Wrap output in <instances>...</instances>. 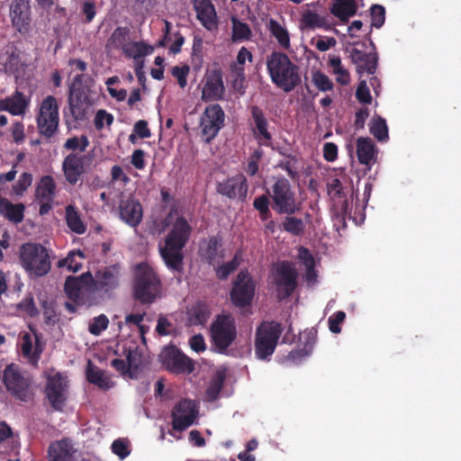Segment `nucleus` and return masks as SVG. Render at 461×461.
<instances>
[{
	"label": "nucleus",
	"instance_id": "f257e3e1",
	"mask_svg": "<svg viewBox=\"0 0 461 461\" xmlns=\"http://www.w3.org/2000/svg\"><path fill=\"white\" fill-rule=\"evenodd\" d=\"M266 65L272 83L284 92L289 93L301 84L299 67L285 53L273 51Z\"/></svg>",
	"mask_w": 461,
	"mask_h": 461
},
{
	"label": "nucleus",
	"instance_id": "f03ea898",
	"mask_svg": "<svg viewBox=\"0 0 461 461\" xmlns=\"http://www.w3.org/2000/svg\"><path fill=\"white\" fill-rule=\"evenodd\" d=\"M161 288V281L154 268L147 262L134 267L133 297L142 304L152 303Z\"/></svg>",
	"mask_w": 461,
	"mask_h": 461
},
{
	"label": "nucleus",
	"instance_id": "7ed1b4c3",
	"mask_svg": "<svg viewBox=\"0 0 461 461\" xmlns=\"http://www.w3.org/2000/svg\"><path fill=\"white\" fill-rule=\"evenodd\" d=\"M267 194L272 200L273 210L278 214L293 215L302 208V203L297 200L295 191L285 176L275 178Z\"/></svg>",
	"mask_w": 461,
	"mask_h": 461
},
{
	"label": "nucleus",
	"instance_id": "20e7f679",
	"mask_svg": "<svg viewBox=\"0 0 461 461\" xmlns=\"http://www.w3.org/2000/svg\"><path fill=\"white\" fill-rule=\"evenodd\" d=\"M20 261L31 276H43L50 270L47 249L40 244H23L20 249Z\"/></svg>",
	"mask_w": 461,
	"mask_h": 461
},
{
	"label": "nucleus",
	"instance_id": "39448f33",
	"mask_svg": "<svg viewBox=\"0 0 461 461\" xmlns=\"http://www.w3.org/2000/svg\"><path fill=\"white\" fill-rule=\"evenodd\" d=\"M211 337L218 352L224 353L237 338L234 317L230 313L216 316L211 325Z\"/></svg>",
	"mask_w": 461,
	"mask_h": 461
},
{
	"label": "nucleus",
	"instance_id": "423d86ee",
	"mask_svg": "<svg viewBox=\"0 0 461 461\" xmlns=\"http://www.w3.org/2000/svg\"><path fill=\"white\" fill-rule=\"evenodd\" d=\"M3 381L7 391L16 399L23 402H28L31 399L32 379L23 373L17 365L10 364L5 367Z\"/></svg>",
	"mask_w": 461,
	"mask_h": 461
},
{
	"label": "nucleus",
	"instance_id": "0eeeda50",
	"mask_svg": "<svg viewBox=\"0 0 461 461\" xmlns=\"http://www.w3.org/2000/svg\"><path fill=\"white\" fill-rule=\"evenodd\" d=\"M282 331V325L276 321L263 322L257 329L255 351L259 359H266L274 353Z\"/></svg>",
	"mask_w": 461,
	"mask_h": 461
},
{
	"label": "nucleus",
	"instance_id": "6e6552de",
	"mask_svg": "<svg viewBox=\"0 0 461 461\" xmlns=\"http://www.w3.org/2000/svg\"><path fill=\"white\" fill-rule=\"evenodd\" d=\"M59 106L53 95L45 97L40 106L37 125L40 134L51 138L59 128Z\"/></svg>",
	"mask_w": 461,
	"mask_h": 461
},
{
	"label": "nucleus",
	"instance_id": "1a4fd4ad",
	"mask_svg": "<svg viewBox=\"0 0 461 461\" xmlns=\"http://www.w3.org/2000/svg\"><path fill=\"white\" fill-rule=\"evenodd\" d=\"M121 267L118 265H112L99 269L95 276L92 275L93 293L100 295L110 296L121 284Z\"/></svg>",
	"mask_w": 461,
	"mask_h": 461
},
{
	"label": "nucleus",
	"instance_id": "9d476101",
	"mask_svg": "<svg viewBox=\"0 0 461 461\" xmlns=\"http://www.w3.org/2000/svg\"><path fill=\"white\" fill-rule=\"evenodd\" d=\"M256 285L247 271H240L230 293L231 303L238 308L250 306L255 296Z\"/></svg>",
	"mask_w": 461,
	"mask_h": 461
},
{
	"label": "nucleus",
	"instance_id": "9b49d317",
	"mask_svg": "<svg viewBox=\"0 0 461 461\" xmlns=\"http://www.w3.org/2000/svg\"><path fill=\"white\" fill-rule=\"evenodd\" d=\"M298 272L289 261H282L276 269L275 285L279 300L289 298L298 285Z\"/></svg>",
	"mask_w": 461,
	"mask_h": 461
},
{
	"label": "nucleus",
	"instance_id": "f8f14e48",
	"mask_svg": "<svg viewBox=\"0 0 461 461\" xmlns=\"http://www.w3.org/2000/svg\"><path fill=\"white\" fill-rule=\"evenodd\" d=\"M159 359L166 369L175 375L191 374L194 369V361L175 345L165 347Z\"/></svg>",
	"mask_w": 461,
	"mask_h": 461
},
{
	"label": "nucleus",
	"instance_id": "ddd939ff",
	"mask_svg": "<svg viewBox=\"0 0 461 461\" xmlns=\"http://www.w3.org/2000/svg\"><path fill=\"white\" fill-rule=\"evenodd\" d=\"M68 381L67 376L57 372L47 376L45 394L51 406L57 411H62L68 400Z\"/></svg>",
	"mask_w": 461,
	"mask_h": 461
},
{
	"label": "nucleus",
	"instance_id": "4468645a",
	"mask_svg": "<svg viewBox=\"0 0 461 461\" xmlns=\"http://www.w3.org/2000/svg\"><path fill=\"white\" fill-rule=\"evenodd\" d=\"M225 113L218 104L207 106L200 118L202 136L210 143L224 126Z\"/></svg>",
	"mask_w": 461,
	"mask_h": 461
},
{
	"label": "nucleus",
	"instance_id": "2eb2a0df",
	"mask_svg": "<svg viewBox=\"0 0 461 461\" xmlns=\"http://www.w3.org/2000/svg\"><path fill=\"white\" fill-rule=\"evenodd\" d=\"M198 406L194 401L183 399L172 409V428L176 431H184L192 426L198 417Z\"/></svg>",
	"mask_w": 461,
	"mask_h": 461
},
{
	"label": "nucleus",
	"instance_id": "dca6fc26",
	"mask_svg": "<svg viewBox=\"0 0 461 461\" xmlns=\"http://www.w3.org/2000/svg\"><path fill=\"white\" fill-rule=\"evenodd\" d=\"M92 274L86 272L79 276H68L64 285V291L71 301L77 304H84L85 296L93 294Z\"/></svg>",
	"mask_w": 461,
	"mask_h": 461
},
{
	"label": "nucleus",
	"instance_id": "f3484780",
	"mask_svg": "<svg viewBox=\"0 0 461 461\" xmlns=\"http://www.w3.org/2000/svg\"><path fill=\"white\" fill-rule=\"evenodd\" d=\"M56 189L55 180L50 175L43 176L38 182L35 197L40 204V215H46L51 211L56 196Z\"/></svg>",
	"mask_w": 461,
	"mask_h": 461
},
{
	"label": "nucleus",
	"instance_id": "a211bd4d",
	"mask_svg": "<svg viewBox=\"0 0 461 461\" xmlns=\"http://www.w3.org/2000/svg\"><path fill=\"white\" fill-rule=\"evenodd\" d=\"M248 182L244 175H237L217 184V192L229 199L244 201L248 194Z\"/></svg>",
	"mask_w": 461,
	"mask_h": 461
},
{
	"label": "nucleus",
	"instance_id": "6ab92c4d",
	"mask_svg": "<svg viewBox=\"0 0 461 461\" xmlns=\"http://www.w3.org/2000/svg\"><path fill=\"white\" fill-rule=\"evenodd\" d=\"M120 219L131 227H137L143 217V209L138 199L132 195L123 198L119 203Z\"/></svg>",
	"mask_w": 461,
	"mask_h": 461
},
{
	"label": "nucleus",
	"instance_id": "aec40b11",
	"mask_svg": "<svg viewBox=\"0 0 461 461\" xmlns=\"http://www.w3.org/2000/svg\"><path fill=\"white\" fill-rule=\"evenodd\" d=\"M87 156L74 152L65 157L62 162V171L68 184L75 185L86 173L85 160Z\"/></svg>",
	"mask_w": 461,
	"mask_h": 461
},
{
	"label": "nucleus",
	"instance_id": "412c9836",
	"mask_svg": "<svg viewBox=\"0 0 461 461\" xmlns=\"http://www.w3.org/2000/svg\"><path fill=\"white\" fill-rule=\"evenodd\" d=\"M32 334L25 332L21 337V352L24 358L33 366H37L43 351L41 344V334L36 330H32Z\"/></svg>",
	"mask_w": 461,
	"mask_h": 461
},
{
	"label": "nucleus",
	"instance_id": "4be33fe9",
	"mask_svg": "<svg viewBox=\"0 0 461 461\" xmlns=\"http://www.w3.org/2000/svg\"><path fill=\"white\" fill-rule=\"evenodd\" d=\"M196 18L208 31L218 28L219 21L214 5L211 0H193Z\"/></svg>",
	"mask_w": 461,
	"mask_h": 461
},
{
	"label": "nucleus",
	"instance_id": "5701e85b",
	"mask_svg": "<svg viewBox=\"0 0 461 461\" xmlns=\"http://www.w3.org/2000/svg\"><path fill=\"white\" fill-rule=\"evenodd\" d=\"M10 16L13 26L18 32H26L31 23L30 0H12Z\"/></svg>",
	"mask_w": 461,
	"mask_h": 461
},
{
	"label": "nucleus",
	"instance_id": "b1692460",
	"mask_svg": "<svg viewBox=\"0 0 461 461\" xmlns=\"http://www.w3.org/2000/svg\"><path fill=\"white\" fill-rule=\"evenodd\" d=\"M250 113L254 123L253 136L260 144L267 146L272 140V134L268 131L269 123L263 110L258 105H252Z\"/></svg>",
	"mask_w": 461,
	"mask_h": 461
},
{
	"label": "nucleus",
	"instance_id": "393cba45",
	"mask_svg": "<svg viewBox=\"0 0 461 461\" xmlns=\"http://www.w3.org/2000/svg\"><path fill=\"white\" fill-rule=\"evenodd\" d=\"M327 192L332 201L333 213H344L350 216L348 200L346 198L342 183L339 178H333L327 183Z\"/></svg>",
	"mask_w": 461,
	"mask_h": 461
},
{
	"label": "nucleus",
	"instance_id": "a878e982",
	"mask_svg": "<svg viewBox=\"0 0 461 461\" xmlns=\"http://www.w3.org/2000/svg\"><path fill=\"white\" fill-rule=\"evenodd\" d=\"M184 246L172 244L165 241L163 248H160V255L167 267L172 271L182 273L184 271Z\"/></svg>",
	"mask_w": 461,
	"mask_h": 461
},
{
	"label": "nucleus",
	"instance_id": "bb28decb",
	"mask_svg": "<svg viewBox=\"0 0 461 461\" xmlns=\"http://www.w3.org/2000/svg\"><path fill=\"white\" fill-rule=\"evenodd\" d=\"M222 239L220 236H211L201 241L199 247V255L210 265H214L219 259L223 258V251L221 249Z\"/></svg>",
	"mask_w": 461,
	"mask_h": 461
},
{
	"label": "nucleus",
	"instance_id": "cd10ccee",
	"mask_svg": "<svg viewBox=\"0 0 461 461\" xmlns=\"http://www.w3.org/2000/svg\"><path fill=\"white\" fill-rule=\"evenodd\" d=\"M192 231V227L185 218L178 217L167 235L165 241L176 245L185 246Z\"/></svg>",
	"mask_w": 461,
	"mask_h": 461
},
{
	"label": "nucleus",
	"instance_id": "c85d7f7f",
	"mask_svg": "<svg viewBox=\"0 0 461 461\" xmlns=\"http://www.w3.org/2000/svg\"><path fill=\"white\" fill-rule=\"evenodd\" d=\"M224 95V86L221 73L213 72L207 77L202 91V100L204 102L220 100Z\"/></svg>",
	"mask_w": 461,
	"mask_h": 461
},
{
	"label": "nucleus",
	"instance_id": "c756f323",
	"mask_svg": "<svg viewBox=\"0 0 461 461\" xmlns=\"http://www.w3.org/2000/svg\"><path fill=\"white\" fill-rule=\"evenodd\" d=\"M351 59L357 65V70L359 74L366 72L373 75L375 73L377 66L376 53H367L354 48L351 51Z\"/></svg>",
	"mask_w": 461,
	"mask_h": 461
},
{
	"label": "nucleus",
	"instance_id": "7c9ffc66",
	"mask_svg": "<svg viewBox=\"0 0 461 461\" xmlns=\"http://www.w3.org/2000/svg\"><path fill=\"white\" fill-rule=\"evenodd\" d=\"M69 113L74 122L85 121L89 109L88 97L85 93L68 94Z\"/></svg>",
	"mask_w": 461,
	"mask_h": 461
},
{
	"label": "nucleus",
	"instance_id": "2f4dec72",
	"mask_svg": "<svg viewBox=\"0 0 461 461\" xmlns=\"http://www.w3.org/2000/svg\"><path fill=\"white\" fill-rule=\"evenodd\" d=\"M29 101L25 95L20 92L15 93L5 99L0 100V111H6L13 115H22L25 113Z\"/></svg>",
	"mask_w": 461,
	"mask_h": 461
},
{
	"label": "nucleus",
	"instance_id": "473e14b6",
	"mask_svg": "<svg viewBox=\"0 0 461 461\" xmlns=\"http://www.w3.org/2000/svg\"><path fill=\"white\" fill-rule=\"evenodd\" d=\"M25 206L23 203H13L5 197H0V214L14 224L23 221Z\"/></svg>",
	"mask_w": 461,
	"mask_h": 461
},
{
	"label": "nucleus",
	"instance_id": "72a5a7b5",
	"mask_svg": "<svg viewBox=\"0 0 461 461\" xmlns=\"http://www.w3.org/2000/svg\"><path fill=\"white\" fill-rule=\"evenodd\" d=\"M48 452L49 461H73V447L66 439L50 444Z\"/></svg>",
	"mask_w": 461,
	"mask_h": 461
},
{
	"label": "nucleus",
	"instance_id": "f704fd0d",
	"mask_svg": "<svg viewBox=\"0 0 461 461\" xmlns=\"http://www.w3.org/2000/svg\"><path fill=\"white\" fill-rule=\"evenodd\" d=\"M357 11V5L355 0H335L330 7V13L342 23H348Z\"/></svg>",
	"mask_w": 461,
	"mask_h": 461
},
{
	"label": "nucleus",
	"instance_id": "c9c22d12",
	"mask_svg": "<svg viewBox=\"0 0 461 461\" xmlns=\"http://www.w3.org/2000/svg\"><path fill=\"white\" fill-rule=\"evenodd\" d=\"M357 155L360 164L370 166L375 162V144L370 138L357 140Z\"/></svg>",
	"mask_w": 461,
	"mask_h": 461
},
{
	"label": "nucleus",
	"instance_id": "e433bc0d",
	"mask_svg": "<svg viewBox=\"0 0 461 461\" xmlns=\"http://www.w3.org/2000/svg\"><path fill=\"white\" fill-rule=\"evenodd\" d=\"M211 316V309L207 303L203 302L196 303L188 311V321L191 325H204Z\"/></svg>",
	"mask_w": 461,
	"mask_h": 461
},
{
	"label": "nucleus",
	"instance_id": "4c0bfd02",
	"mask_svg": "<svg viewBox=\"0 0 461 461\" xmlns=\"http://www.w3.org/2000/svg\"><path fill=\"white\" fill-rule=\"evenodd\" d=\"M66 222L68 227L77 234H83L86 230V226L83 222L79 212L74 205H68L65 209Z\"/></svg>",
	"mask_w": 461,
	"mask_h": 461
},
{
	"label": "nucleus",
	"instance_id": "58836bf2",
	"mask_svg": "<svg viewBox=\"0 0 461 461\" xmlns=\"http://www.w3.org/2000/svg\"><path fill=\"white\" fill-rule=\"evenodd\" d=\"M301 23L304 28L311 30L327 28L329 26L326 16H321L311 10H305L302 14Z\"/></svg>",
	"mask_w": 461,
	"mask_h": 461
},
{
	"label": "nucleus",
	"instance_id": "ea45409f",
	"mask_svg": "<svg viewBox=\"0 0 461 461\" xmlns=\"http://www.w3.org/2000/svg\"><path fill=\"white\" fill-rule=\"evenodd\" d=\"M317 331L314 330H311L309 331H304L301 337L300 341L303 342L304 340V347L303 349H298L294 351H291L288 355V358L292 360H295L298 357H302L305 355H308L315 343Z\"/></svg>",
	"mask_w": 461,
	"mask_h": 461
},
{
	"label": "nucleus",
	"instance_id": "a19ab883",
	"mask_svg": "<svg viewBox=\"0 0 461 461\" xmlns=\"http://www.w3.org/2000/svg\"><path fill=\"white\" fill-rule=\"evenodd\" d=\"M369 131L378 141L384 142L389 139L386 121L380 116H375L371 120Z\"/></svg>",
	"mask_w": 461,
	"mask_h": 461
},
{
	"label": "nucleus",
	"instance_id": "79ce46f5",
	"mask_svg": "<svg viewBox=\"0 0 461 461\" xmlns=\"http://www.w3.org/2000/svg\"><path fill=\"white\" fill-rule=\"evenodd\" d=\"M271 34L276 39L281 48L290 49V36L288 31L283 27L277 21L271 19L269 23Z\"/></svg>",
	"mask_w": 461,
	"mask_h": 461
},
{
	"label": "nucleus",
	"instance_id": "37998d69",
	"mask_svg": "<svg viewBox=\"0 0 461 461\" xmlns=\"http://www.w3.org/2000/svg\"><path fill=\"white\" fill-rule=\"evenodd\" d=\"M130 29L128 27H117L108 39V44L114 49H122L124 53H128L126 42L129 39Z\"/></svg>",
	"mask_w": 461,
	"mask_h": 461
},
{
	"label": "nucleus",
	"instance_id": "c03bdc74",
	"mask_svg": "<svg viewBox=\"0 0 461 461\" xmlns=\"http://www.w3.org/2000/svg\"><path fill=\"white\" fill-rule=\"evenodd\" d=\"M225 378L226 375L224 371H217L212 377L206 389V396L210 401H215L218 398L222 389Z\"/></svg>",
	"mask_w": 461,
	"mask_h": 461
},
{
	"label": "nucleus",
	"instance_id": "a18cd8bd",
	"mask_svg": "<svg viewBox=\"0 0 461 461\" xmlns=\"http://www.w3.org/2000/svg\"><path fill=\"white\" fill-rule=\"evenodd\" d=\"M282 228L294 236H301L305 230V224L302 219L287 215L282 222Z\"/></svg>",
	"mask_w": 461,
	"mask_h": 461
},
{
	"label": "nucleus",
	"instance_id": "49530a36",
	"mask_svg": "<svg viewBox=\"0 0 461 461\" xmlns=\"http://www.w3.org/2000/svg\"><path fill=\"white\" fill-rule=\"evenodd\" d=\"M86 378L89 383L97 385L103 390H107L112 386L110 380L104 376V374L100 369L91 366V362H89V366L86 370Z\"/></svg>",
	"mask_w": 461,
	"mask_h": 461
},
{
	"label": "nucleus",
	"instance_id": "de8ad7c7",
	"mask_svg": "<svg viewBox=\"0 0 461 461\" xmlns=\"http://www.w3.org/2000/svg\"><path fill=\"white\" fill-rule=\"evenodd\" d=\"M77 258H79L81 260L84 259L85 257L81 250L69 252L67 258L59 261V267H67L68 270L77 272L82 267V262L77 261Z\"/></svg>",
	"mask_w": 461,
	"mask_h": 461
},
{
	"label": "nucleus",
	"instance_id": "09e8293b",
	"mask_svg": "<svg viewBox=\"0 0 461 461\" xmlns=\"http://www.w3.org/2000/svg\"><path fill=\"white\" fill-rule=\"evenodd\" d=\"M348 211H350V216L344 213H335L334 215L338 218H341L343 221L352 220L357 225L364 222L366 218L365 206L356 203L355 208H353L352 204L348 203Z\"/></svg>",
	"mask_w": 461,
	"mask_h": 461
},
{
	"label": "nucleus",
	"instance_id": "8fccbe9b",
	"mask_svg": "<svg viewBox=\"0 0 461 461\" xmlns=\"http://www.w3.org/2000/svg\"><path fill=\"white\" fill-rule=\"evenodd\" d=\"M232 40L234 41H240L250 38L251 30L247 23H242L236 18L232 19Z\"/></svg>",
	"mask_w": 461,
	"mask_h": 461
},
{
	"label": "nucleus",
	"instance_id": "3c124183",
	"mask_svg": "<svg viewBox=\"0 0 461 461\" xmlns=\"http://www.w3.org/2000/svg\"><path fill=\"white\" fill-rule=\"evenodd\" d=\"M239 265L240 263L238 261V257L237 255H235L233 259L221 265L216 268L217 277L220 280H226L229 277V276L238 268Z\"/></svg>",
	"mask_w": 461,
	"mask_h": 461
},
{
	"label": "nucleus",
	"instance_id": "603ef678",
	"mask_svg": "<svg viewBox=\"0 0 461 461\" xmlns=\"http://www.w3.org/2000/svg\"><path fill=\"white\" fill-rule=\"evenodd\" d=\"M312 83L322 92L330 91L334 86L329 77L321 71H316L312 74Z\"/></svg>",
	"mask_w": 461,
	"mask_h": 461
},
{
	"label": "nucleus",
	"instance_id": "864d4df0",
	"mask_svg": "<svg viewBox=\"0 0 461 461\" xmlns=\"http://www.w3.org/2000/svg\"><path fill=\"white\" fill-rule=\"evenodd\" d=\"M33 180L32 174L24 172L17 182L13 185V191L16 195H23V193L32 185Z\"/></svg>",
	"mask_w": 461,
	"mask_h": 461
},
{
	"label": "nucleus",
	"instance_id": "5fc2aeb1",
	"mask_svg": "<svg viewBox=\"0 0 461 461\" xmlns=\"http://www.w3.org/2000/svg\"><path fill=\"white\" fill-rule=\"evenodd\" d=\"M89 145V140L87 136L81 135L80 138L72 137L66 140L64 143V148L68 150H77L84 152Z\"/></svg>",
	"mask_w": 461,
	"mask_h": 461
},
{
	"label": "nucleus",
	"instance_id": "6e6d98bb",
	"mask_svg": "<svg viewBox=\"0 0 461 461\" xmlns=\"http://www.w3.org/2000/svg\"><path fill=\"white\" fill-rule=\"evenodd\" d=\"M109 320L106 315L100 314L94 318L93 321L89 324L88 330L91 334L98 336L102 331L105 330L108 327Z\"/></svg>",
	"mask_w": 461,
	"mask_h": 461
},
{
	"label": "nucleus",
	"instance_id": "4d7b16f0",
	"mask_svg": "<svg viewBox=\"0 0 461 461\" xmlns=\"http://www.w3.org/2000/svg\"><path fill=\"white\" fill-rule=\"evenodd\" d=\"M126 360L131 374H133V377H135L136 373H138L139 368L142 364V355L137 349H130L127 352Z\"/></svg>",
	"mask_w": 461,
	"mask_h": 461
},
{
	"label": "nucleus",
	"instance_id": "13d9d810",
	"mask_svg": "<svg viewBox=\"0 0 461 461\" xmlns=\"http://www.w3.org/2000/svg\"><path fill=\"white\" fill-rule=\"evenodd\" d=\"M230 77L232 78V88L240 95H243L245 92V69L236 68L235 70H230Z\"/></svg>",
	"mask_w": 461,
	"mask_h": 461
},
{
	"label": "nucleus",
	"instance_id": "bf43d9fd",
	"mask_svg": "<svg viewBox=\"0 0 461 461\" xmlns=\"http://www.w3.org/2000/svg\"><path fill=\"white\" fill-rule=\"evenodd\" d=\"M18 309L30 317H35L39 314V311L34 303L32 294L26 295L19 303Z\"/></svg>",
	"mask_w": 461,
	"mask_h": 461
},
{
	"label": "nucleus",
	"instance_id": "052dcab7",
	"mask_svg": "<svg viewBox=\"0 0 461 461\" xmlns=\"http://www.w3.org/2000/svg\"><path fill=\"white\" fill-rule=\"evenodd\" d=\"M253 56L251 52L246 48L241 47L238 52L236 61L230 65V70H235L236 68L245 69L244 65L246 60L252 62Z\"/></svg>",
	"mask_w": 461,
	"mask_h": 461
},
{
	"label": "nucleus",
	"instance_id": "680f3d73",
	"mask_svg": "<svg viewBox=\"0 0 461 461\" xmlns=\"http://www.w3.org/2000/svg\"><path fill=\"white\" fill-rule=\"evenodd\" d=\"M131 49L132 52L128 50V55L133 57L135 59L140 57L149 55L153 52L154 48L150 45L146 44L143 41L133 42Z\"/></svg>",
	"mask_w": 461,
	"mask_h": 461
},
{
	"label": "nucleus",
	"instance_id": "e2e57ef3",
	"mask_svg": "<svg viewBox=\"0 0 461 461\" xmlns=\"http://www.w3.org/2000/svg\"><path fill=\"white\" fill-rule=\"evenodd\" d=\"M370 10L372 26L375 28H380L384 23L385 20L384 7L380 5H372Z\"/></svg>",
	"mask_w": 461,
	"mask_h": 461
},
{
	"label": "nucleus",
	"instance_id": "0e129e2a",
	"mask_svg": "<svg viewBox=\"0 0 461 461\" xmlns=\"http://www.w3.org/2000/svg\"><path fill=\"white\" fill-rule=\"evenodd\" d=\"M190 68L188 65H183L181 67L175 66L171 69V74L177 79V83L181 88H185L187 86V76L189 75Z\"/></svg>",
	"mask_w": 461,
	"mask_h": 461
},
{
	"label": "nucleus",
	"instance_id": "69168bd1",
	"mask_svg": "<svg viewBox=\"0 0 461 461\" xmlns=\"http://www.w3.org/2000/svg\"><path fill=\"white\" fill-rule=\"evenodd\" d=\"M346 319V313L343 311H338L331 316H330L329 321V329L334 333L338 334L341 331L340 324L344 322Z\"/></svg>",
	"mask_w": 461,
	"mask_h": 461
},
{
	"label": "nucleus",
	"instance_id": "338daca9",
	"mask_svg": "<svg viewBox=\"0 0 461 461\" xmlns=\"http://www.w3.org/2000/svg\"><path fill=\"white\" fill-rule=\"evenodd\" d=\"M262 157V151L256 149L249 157L246 172L250 176H255L258 172V162Z\"/></svg>",
	"mask_w": 461,
	"mask_h": 461
},
{
	"label": "nucleus",
	"instance_id": "774afa93",
	"mask_svg": "<svg viewBox=\"0 0 461 461\" xmlns=\"http://www.w3.org/2000/svg\"><path fill=\"white\" fill-rule=\"evenodd\" d=\"M111 447L113 453L118 456L120 459H124L130 455L128 442L122 438L115 439Z\"/></svg>",
	"mask_w": 461,
	"mask_h": 461
}]
</instances>
